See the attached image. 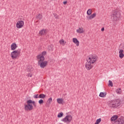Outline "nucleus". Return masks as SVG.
<instances>
[{
    "label": "nucleus",
    "mask_w": 124,
    "mask_h": 124,
    "mask_svg": "<svg viewBox=\"0 0 124 124\" xmlns=\"http://www.w3.org/2000/svg\"><path fill=\"white\" fill-rule=\"evenodd\" d=\"M108 105L109 108H117L121 105V100L120 99H115L109 101L108 102Z\"/></svg>",
    "instance_id": "obj_1"
},
{
    "label": "nucleus",
    "mask_w": 124,
    "mask_h": 124,
    "mask_svg": "<svg viewBox=\"0 0 124 124\" xmlns=\"http://www.w3.org/2000/svg\"><path fill=\"white\" fill-rule=\"evenodd\" d=\"M121 17V13L117 11H113L111 15V19L114 21H118L119 18Z\"/></svg>",
    "instance_id": "obj_2"
},
{
    "label": "nucleus",
    "mask_w": 124,
    "mask_h": 124,
    "mask_svg": "<svg viewBox=\"0 0 124 124\" xmlns=\"http://www.w3.org/2000/svg\"><path fill=\"white\" fill-rule=\"evenodd\" d=\"M97 60V56L95 55H91L88 57V59H87V61L93 64L96 62Z\"/></svg>",
    "instance_id": "obj_3"
},
{
    "label": "nucleus",
    "mask_w": 124,
    "mask_h": 124,
    "mask_svg": "<svg viewBox=\"0 0 124 124\" xmlns=\"http://www.w3.org/2000/svg\"><path fill=\"white\" fill-rule=\"evenodd\" d=\"M87 15H89V16H87V20H92V19H93L94 17L96 16V13H94L93 14H92V9H89L88 10L87 12Z\"/></svg>",
    "instance_id": "obj_4"
},
{
    "label": "nucleus",
    "mask_w": 124,
    "mask_h": 124,
    "mask_svg": "<svg viewBox=\"0 0 124 124\" xmlns=\"http://www.w3.org/2000/svg\"><path fill=\"white\" fill-rule=\"evenodd\" d=\"M20 55L19 50H14V51L11 53V57L13 60H15L17 59V57H19Z\"/></svg>",
    "instance_id": "obj_5"
},
{
    "label": "nucleus",
    "mask_w": 124,
    "mask_h": 124,
    "mask_svg": "<svg viewBox=\"0 0 124 124\" xmlns=\"http://www.w3.org/2000/svg\"><path fill=\"white\" fill-rule=\"evenodd\" d=\"M61 121L62 122H63V123H67L68 124H69L71 123V121H72V116L67 115L65 118L62 119Z\"/></svg>",
    "instance_id": "obj_6"
},
{
    "label": "nucleus",
    "mask_w": 124,
    "mask_h": 124,
    "mask_svg": "<svg viewBox=\"0 0 124 124\" xmlns=\"http://www.w3.org/2000/svg\"><path fill=\"white\" fill-rule=\"evenodd\" d=\"M29 102L27 101V105H24V109L25 111H31L33 109L32 105Z\"/></svg>",
    "instance_id": "obj_7"
},
{
    "label": "nucleus",
    "mask_w": 124,
    "mask_h": 124,
    "mask_svg": "<svg viewBox=\"0 0 124 124\" xmlns=\"http://www.w3.org/2000/svg\"><path fill=\"white\" fill-rule=\"evenodd\" d=\"M93 67V63H91V62L87 60V62L85 63V68L87 70H91V69H92Z\"/></svg>",
    "instance_id": "obj_8"
},
{
    "label": "nucleus",
    "mask_w": 124,
    "mask_h": 124,
    "mask_svg": "<svg viewBox=\"0 0 124 124\" xmlns=\"http://www.w3.org/2000/svg\"><path fill=\"white\" fill-rule=\"evenodd\" d=\"M16 27L17 29H21L24 27V21L22 20H19L16 24Z\"/></svg>",
    "instance_id": "obj_9"
},
{
    "label": "nucleus",
    "mask_w": 124,
    "mask_h": 124,
    "mask_svg": "<svg viewBox=\"0 0 124 124\" xmlns=\"http://www.w3.org/2000/svg\"><path fill=\"white\" fill-rule=\"evenodd\" d=\"M37 60L38 61V63H39L40 62H44L45 58H44V56L41 55V54H39L37 56Z\"/></svg>",
    "instance_id": "obj_10"
},
{
    "label": "nucleus",
    "mask_w": 124,
    "mask_h": 124,
    "mask_svg": "<svg viewBox=\"0 0 124 124\" xmlns=\"http://www.w3.org/2000/svg\"><path fill=\"white\" fill-rule=\"evenodd\" d=\"M38 64L40 65L41 68H45L47 64H48V62L46 61H42L40 62V63H38Z\"/></svg>",
    "instance_id": "obj_11"
},
{
    "label": "nucleus",
    "mask_w": 124,
    "mask_h": 124,
    "mask_svg": "<svg viewBox=\"0 0 124 124\" xmlns=\"http://www.w3.org/2000/svg\"><path fill=\"white\" fill-rule=\"evenodd\" d=\"M118 119H119V118H118L117 115H114L111 117L110 121L112 122V124H115V123H116Z\"/></svg>",
    "instance_id": "obj_12"
},
{
    "label": "nucleus",
    "mask_w": 124,
    "mask_h": 124,
    "mask_svg": "<svg viewBox=\"0 0 124 124\" xmlns=\"http://www.w3.org/2000/svg\"><path fill=\"white\" fill-rule=\"evenodd\" d=\"M47 33V30L46 29H43L39 32L41 35H45Z\"/></svg>",
    "instance_id": "obj_13"
},
{
    "label": "nucleus",
    "mask_w": 124,
    "mask_h": 124,
    "mask_svg": "<svg viewBox=\"0 0 124 124\" xmlns=\"http://www.w3.org/2000/svg\"><path fill=\"white\" fill-rule=\"evenodd\" d=\"M73 42L75 43L77 45V46H79V44H80V42L76 38H73Z\"/></svg>",
    "instance_id": "obj_14"
},
{
    "label": "nucleus",
    "mask_w": 124,
    "mask_h": 124,
    "mask_svg": "<svg viewBox=\"0 0 124 124\" xmlns=\"http://www.w3.org/2000/svg\"><path fill=\"white\" fill-rule=\"evenodd\" d=\"M16 48H17V45H16L15 43H13L11 45V49L12 51H14V50H16Z\"/></svg>",
    "instance_id": "obj_15"
},
{
    "label": "nucleus",
    "mask_w": 124,
    "mask_h": 124,
    "mask_svg": "<svg viewBox=\"0 0 124 124\" xmlns=\"http://www.w3.org/2000/svg\"><path fill=\"white\" fill-rule=\"evenodd\" d=\"M107 94V93H106V92H101L99 95V96H100V97H106V95Z\"/></svg>",
    "instance_id": "obj_16"
},
{
    "label": "nucleus",
    "mask_w": 124,
    "mask_h": 124,
    "mask_svg": "<svg viewBox=\"0 0 124 124\" xmlns=\"http://www.w3.org/2000/svg\"><path fill=\"white\" fill-rule=\"evenodd\" d=\"M77 32H78V33H83V32H84V29L79 28L77 30Z\"/></svg>",
    "instance_id": "obj_17"
},
{
    "label": "nucleus",
    "mask_w": 124,
    "mask_h": 124,
    "mask_svg": "<svg viewBox=\"0 0 124 124\" xmlns=\"http://www.w3.org/2000/svg\"><path fill=\"white\" fill-rule=\"evenodd\" d=\"M57 102L59 104H62L63 102V99L62 98H58L57 99Z\"/></svg>",
    "instance_id": "obj_18"
},
{
    "label": "nucleus",
    "mask_w": 124,
    "mask_h": 124,
    "mask_svg": "<svg viewBox=\"0 0 124 124\" xmlns=\"http://www.w3.org/2000/svg\"><path fill=\"white\" fill-rule=\"evenodd\" d=\"M46 97V95L41 93L39 95L38 98H45Z\"/></svg>",
    "instance_id": "obj_19"
},
{
    "label": "nucleus",
    "mask_w": 124,
    "mask_h": 124,
    "mask_svg": "<svg viewBox=\"0 0 124 124\" xmlns=\"http://www.w3.org/2000/svg\"><path fill=\"white\" fill-rule=\"evenodd\" d=\"M59 43H60V44L62 45L63 46V45H65L64 44L66 43V42H64V41L63 40H62V39L60 40V41H59Z\"/></svg>",
    "instance_id": "obj_20"
},
{
    "label": "nucleus",
    "mask_w": 124,
    "mask_h": 124,
    "mask_svg": "<svg viewBox=\"0 0 124 124\" xmlns=\"http://www.w3.org/2000/svg\"><path fill=\"white\" fill-rule=\"evenodd\" d=\"M28 102V103L32 104H35V102L34 101H32L31 100H29L27 101Z\"/></svg>",
    "instance_id": "obj_21"
},
{
    "label": "nucleus",
    "mask_w": 124,
    "mask_h": 124,
    "mask_svg": "<svg viewBox=\"0 0 124 124\" xmlns=\"http://www.w3.org/2000/svg\"><path fill=\"white\" fill-rule=\"evenodd\" d=\"M101 122V118H99L96 121V122L94 124H100Z\"/></svg>",
    "instance_id": "obj_22"
},
{
    "label": "nucleus",
    "mask_w": 124,
    "mask_h": 124,
    "mask_svg": "<svg viewBox=\"0 0 124 124\" xmlns=\"http://www.w3.org/2000/svg\"><path fill=\"white\" fill-rule=\"evenodd\" d=\"M121 93L122 91L121 90V89L119 88L116 90V93H118V94H121Z\"/></svg>",
    "instance_id": "obj_23"
},
{
    "label": "nucleus",
    "mask_w": 124,
    "mask_h": 124,
    "mask_svg": "<svg viewBox=\"0 0 124 124\" xmlns=\"http://www.w3.org/2000/svg\"><path fill=\"white\" fill-rule=\"evenodd\" d=\"M63 116V113L62 112L59 113L57 116L58 118H62Z\"/></svg>",
    "instance_id": "obj_24"
},
{
    "label": "nucleus",
    "mask_w": 124,
    "mask_h": 124,
    "mask_svg": "<svg viewBox=\"0 0 124 124\" xmlns=\"http://www.w3.org/2000/svg\"><path fill=\"white\" fill-rule=\"evenodd\" d=\"M37 19L39 20H41L42 19V15L39 14L38 16H37Z\"/></svg>",
    "instance_id": "obj_25"
},
{
    "label": "nucleus",
    "mask_w": 124,
    "mask_h": 124,
    "mask_svg": "<svg viewBox=\"0 0 124 124\" xmlns=\"http://www.w3.org/2000/svg\"><path fill=\"white\" fill-rule=\"evenodd\" d=\"M48 50L49 51H53L54 50V49L53 48V46H50L49 47H48Z\"/></svg>",
    "instance_id": "obj_26"
},
{
    "label": "nucleus",
    "mask_w": 124,
    "mask_h": 124,
    "mask_svg": "<svg viewBox=\"0 0 124 124\" xmlns=\"http://www.w3.org/2000/svg\"><path fill=\"white\" fill-rule=\"evenodd\" d=\"M108 83V86H110V87H113V82H112V81L109 80Z\"/></svg>",
    "instance_id": "obj_27"
},
{
    "label": "nucleus",
    "mask_w": 124,
    "mask_h": 124,
    "mask_svg": "<svg viewBox=\"0 0 124 124\" xmlns=\"http://www.w3.org/2000/svg\"><path fill=\"white\" fill-rule=\"evenodd\" d=\"M52 98H49L47 100V102H48V103H51L52 102Z\"/></svg>",
    "instance_id": "obj_28"
},
{
    "label": "nucleus",
    "mask_w": 124,
    "mask_h": 124,
    "mask_svg": "<svg viewBox=\"0 0 124 124\" xmlns=\"http://www.w3.org/2000/svg\"><path fill=\"white\" fill-rule=\"evenodd\" d=\"M46 54V51H43V52H42V54H40V55H41L42 56H43V57H44V56H45Z\"/></svg>",
    "instance_id": "obj_29"
},
{
    "label": "nucleus",
    "mask_w": 124,
    "mask_h": 124,
    "mask_svg": "<svg viewBox=\"0 0 124 124\" xmlns=\"http://www.w3.org/2000/svg\"><path fill=\"white\" fill-rule=\"evenodd\" d=\"M38 102H39V104L41 105V104H43L44 101H43V100L40 99V100H39Z\"/></svg>",
    "instance_id": "obj_30"
},
{
    "label": "nucleus",
    "mask_w": 124,
    "mask_h": 124,
    "mask_svg": "<svg viewBox=\"0 0 124 124\" xmlns=\"http://www.w3.org/2000/svg\"><path fill=\"white\" fill-rule=\"evenodd\" d=\"M34 98H38V94H35L33 95Z\"/></svg>",
    "instance_id": "obj_31"
},
{
    "label": "nucleus",
    "mask_w": 124,
    "mask_h": 124,
    "mask_svg": "<svg viewBox=\"0 0 124 124\" xmlns=\"http://www.w3.org/2000/svg\"><path fill=\"white\" fill-rule=\"evenodd\" d=\"M54 17H55V18L57 19H59V16L57 15L56 14H54Z\"/></svg>",
    "instance_id": "obj_32"
},
{
    "label": "nucleus",
    "mask_w": 124,
    "mask_h": 124,
    "mask_svg": "<svg viewBox=\"0 0 124 124\" xmlns=\"http://www.w3.org/2000/svg\"><path fill=\"white\" fill-rule=\"evenodd\" d=\"M32 75L31 74V73H29L27 75V77H32Z\"/></svg>",
    "instance_id": "obj_33"
},
{
    "label": "nucleus",
    "mask_w": 124,
    "mask_h": 124,
    "mask_svg": "<svg viewBox=\"0 0 124 124\" xmlns=\"http://www.w3.org/2000/svg\"><path fill=\"white\" fill-rule=\"evenodd\" d=\"M101 31H104V27L102 28Z\"/></svg>",
    "instance_id": "obj_34"
},
{
    "label": "nucleus",
    "mask_w": 124,
    "mask_h": 124,
    "mask_svg": "<svg viewBox=\"0 0 124 124\" xmlns=\"http://www.w3.org/2000/svg\"><path fill=\"white\" fill-rule=\"evenodd\" d=\"M63 4H66V3H67V1H64L63 2Z\"/></svg>",
    "instance_id": "obj_35"
},
{
    "label": "nucleus",
    "mask_w": 124,
    "mask_h": 124,
    "mask_svg": "<svg viewBox=\"0 0 124 124\" xmlns=\"http://www.w3.org/2000/svg\"><path fill=\"white\" fill-rule=\"evenodd\" d=\"M33 105L34 106V107H36V104H33Z\"/></svg>",
    "instance_id": "obj_36"
}]
</instances>
